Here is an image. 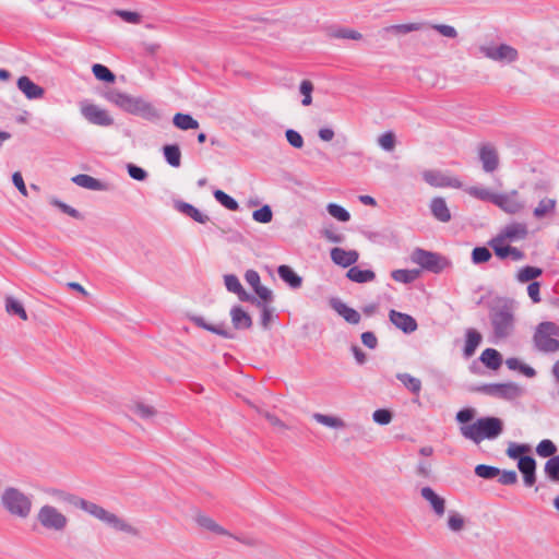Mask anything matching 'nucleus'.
Returning a JSON list of instances; mask_svg holds the SVG:
<instances>
[{"instance_id":"nucleus-1","label":"nucleus","mask_w":559,"mask_h":559,"mask_svg":"<svg viewBox=\"0 0 559 559\" xmlns=\"http://www.w3.org/2000/svg\"><path fill=\"white\" fill-rule=\"evenodd\" d=\"M69 501L74 507L104 522L117 532H122L134 537L140 536L139 528L130 524L127 520L118 516L117 514L107 511L97 503L78 497H71Z\"/></svg>"},{"instance_id":"nucleus-2","label":"nucleus","mask_w":559,"mask_h":559,"mask_svg":"<svg viewBox=\"0 0 559 559\" xmlns=\"http://www.w3.org/2000/svg\"><path fill=\"white\" fill-rule=\"evenodd\" d=\"M1 506L11 516L27 519L32 513V497L16 487H5L0 498Z\"/></svg>"},{"instance_id":"nucleus-3","label":"nucleus","mask_w":559,"mask_h":559,"mask_svg":"<svg viewBox=\"0 0 559 559\" xmlns=\"http://www.w3.org/2000/svg\"><path fill=\"white\" fill-rule=\"evenodd\" d=\"M461 433L475 443H479L484 439H495L503 430L502 420L497 417H483L474 424L462 426Z\"/></svg>"},{"instance_id":"nucleus-4","label":"nucleus","mask_w":559,"mask_h":559,"mask_svg":"<svg viewBox=\"0 0 559 559\" xmlns=\"http://www.w3.org/2000/svg\"><path fill=\"white\" fill-rule=\"evenodd\" d=\"M559 325L545 321L537 325L533 335L534 346L542 353H556L559 350Z\"/></svg>"},{"instance_id":"nucleus-5","label":"nucleus","mask_w":559,"mask_h":559,"mask_svg":"<svg viewBox=\"0 0 559 559\" xmlns=\"http://www.w3.org/2000/svg\"><path fill=\"white\" fill-rule=\"evenodd\" d=\"M414 263L420 265L424 270L439 274L450 262L445 257L432 251H427L421 248H416L411 255Z\"/></svg>"},{"instance_id":"nucleus-6","label":"nucleus","mask_w":559,"mask_h":559,"mask_svg":"<svg viewBox=\"0 0 559 559\" xmlns=\"http://www.w3.org/2000/svg\"><path fill=\"white\" fill-rule=\"evenodd\" d=\"M490 320L495 336L498 338H506L513 331L514 316L508 306L493 308L490 312Z\"/></svg>"},{"instance_id":"nucleus-7","label":"nucleus","mask_w":559,"mask_h":559,"mask_svg":"<svg viewBox=\"0 0 559 559\" xmlns=\"http://www.w3.org/2000/svg\"><path fill=\"white\" fill-rule=\"evenodd\" d=\"M38 523L48 531L62 532L68 525V518L56 507L43 506L37 513Z\"/></svg>"},{"instance_id":"nucleus-8","label":"nucleus","mask_w":559,"mask_h":559,"mask_svg":"<svg viewBox=\"0 0 559 559\" xmlns=\"http://www.w3.org/2000/svg\"><path fill=\"white\" fill-rule=\"evenodd\" d=\"M479 51L484 57L501 63H512L519 59L518 50L508 44L481 45Z\"/></svg>"},{"instance_id":"nucleus-9","label":"nucleus","mask_w":559,"mask_h":559,"mask_svg":"<svg viewBox=\"0 0 559 559\" xmlns=\"http://www.w3.org/2000/svg\"><path fill=\"white\" fill-rule=\"evenodd\" d=\"M495 205L507 214L515 215L526 209L525 202L521 199L518 190L498 193Z\"/></svg>"},{"instance_id":"nucleus-10","label":"nucleus","mask_w":559,"mask_h":559,"mask_svg":"<svg viewBox=\"0 0 559 559\" xmlns=\"http://www.w3.org/2000/svg\"><path fill=\"white\" fill-rule=\"evenodd\" d=\"M476 390L486 395L506 400H511L520 395V388L512 382L484 384Z\"/></svg>"},{"instance_id":"nucleus-11","label":"nucleus","mask_w":559,"mask_h":559,"mask_svg":"<svg viewBox=\"0 0 559 559\" xmlns=\"http://www.w3.org/2000/svg\"><path fill=\"white\" fill-rule=\"evenodd\" d=\"M81 114L90 122L100 127H109L114 124V119L107 110L99 108L97 105L82 103Z\"/></svg>"},{"instance_id":"nucleus-12","label":"nucleus","mask_w":559,"mask_h":559,"mask_svg":"<svg viewBox=\"0 0 559 559\" xmlns=\"http://www.w3.org/2000/svg\"><path fill=\"white\" fill-rule=\"evenodd\" d=\"M478 158L485 173L491 174L499 168V153L496 146L491 143H484L479 145Z\"/></svg>"},{"instance_id":"nucleus-13","label":"nucleus","mask_w":559,"mask_h":559,"mask_svg":"<svg viewBox=\"0 0 559 559\" xmlns=\"http://www.w3.org/2000/svg\"><path fill=\"white\" fill-rule=\"evenodd\" d=\"M424 180L436 188H462V181L455 177H450L440 170H425L423 173Z\"/></svg>"},{"instance_id":"nucleus-14","label":"nucleus","mask_w":559,"mask_h":559,"mask_svg":"<svg viewBox=\"0 0 559 559\" xmlns=\"http://www.w3.org/2000/svg\"><path fill=\"white\" fill-rule=\"evenodd\" d=\"M129 114L142 117L145 120L157 122L160 119L159 111L148 102L141 97H133Z\"/></svg>"},{"instance_id":"nucleus-15","label":"nucleus","mask_w":559,"mask_h":559,"mask_svg":"<svg viewBox=\"0 0 559 559\" xmlns=\"http://www.w3.org/2000/svg\"><path fill=\"white\" fill-rule=\"evenodd\" d=\"M528 229L525 223L513 222L500 230L498 241H516L527 237Z\"/></svg>"},{"instance_id":"nucleus-16","label":"nucleus","mask_w":559,"mask_h":559,"mask_svg":"<svg viewBox=\"0 0 559 559\" xmlns=\"http://www.w3.org/2000/svg\"><path fill=\"white\" fill-rule=\"evenodd\" d=\"M189 320L193 322L198 328L204 329L224 338L233 340L236 336L235 333L231 332L224 322L219 324L207 323L201 316H189Z\"/></svg>"},{"instance_id":"nucleus-17","label":"nucleus","mask_w":559,"mask_h":559,"mask_svg":"<svg viewBox=\"0 0 559 559\" xmlns=\"http://www.w3.org/2000/svg\"><path fill=\"white\" fill-rule=\"evenodd\" d=\"M389 318L393 325L406 334L415 332L418 328L417 321L407 313L391 310L389 312Z\"/></svg>"},{"instance_id":"nucleus-18","label":"nucleus","mask_w":559,"mask_h":559,"mask_svg":"<svg viewBox=\"0 0 559 559\" xmlns=\"http://www.w3.org/2000/svg\"><path fill=\"white\" fill-rule=\"evenodd\" d=\"M518 468L523 475L524 485L532 487L536 483V461L530 455L520 457Z\"/></svg>"},{"instance_id":"nucleus-19","label":"nucleus","mask_w":559,"mask_h":559,"mask_svg":"<svg viewBox=\"0 0 559 559\" xmlns=\"http://www.w3.org/2000/svg\"><path fill=\"white\" fill-rule=\"evenodd\" d=\"M330 306L337 314L343 317V319L349 324H358L360 322V313L357 310L348 307L341 299L331 298Z\"/></svg>"},{"instance_id":"nucleus-20","label":"nucleus","mask_w":559,"mask_h":559,"mask_svg":"<svg viewBox=\"0 0 559 559\" xmlns=\"http://www.w3.org/2000/svg\"><path fill=\"white\" fill-rule=\"evenodd\" d=\"M331 260L343 267H348L358 261L359 254L356 250H345L340 247H335L331 250Z\"/></svg>"},{"instance_id":"nucleus-21","label":"nucleus","mask_w":559,"mask_h":559,"mask_svg":"<svg viewBox=\"0 0 559 559\" xmlns=\"http://www.w3.org/2000/svg\"><path fill=\"white\" fill-rule=\"evenodd\" d=\"M229 314L235 330H249L252 328V318L241 306H234Z\"/></svg>"},{"instance_id":"nucleus-22","label":"nucleus","mask_w":559,"mask_h":559,"mask_svg":"<svg viewBox=\"0 0 559 559\" xmlns=\"http://www.w3.org/2000/svg\"><path fill=\"white\" fill-rule=\"evenodd\" d=\"M17 88L28 98L38 99L45 94V90L35 84L28 76L23 75L16 82Z\"/></svg>"},{"instance_id":"nucleus-23","label":"nucleus","mask_w":559,"mask_h":559,"mask_svg":"<svg viewBox=\"0 0 559 559\" xmlns=\"http://www.w3.org/2000/svg\"><path fill=\"white\" fill-rule=\"evenodd\" d=\"M421 497L429 502L431 509L438 516H442L445 512V500L440 497L431 487H423Z\"/></svg>"},{"instance_id":"nucleus-24","label":"nucleus","mask_w":559,"mask_h":559,"mask_svg":"<svg viewBox=\"0 0 559 559\" xmlns=\"http://www.w3.org/2000/svg\"><path fill=\"white\" fill-rule=\"evenodd\" d=\"M427 22H414L407 24H395L382 28V33L392 34L395 36L406 35L412 32H418L425 29Z\"/></svg>"},{"instance_id":"nucleus-25","label":"nucleus","mask_w":559,"mask_h":559,"mask_svg":"<svg viewBox=\"0 0 559 559\" xmlns=\"http://www.w3.org/2000/svg\"><path fill=\"white\" fill-rule=\"evenodd\" d=\"M430 211L436 219L448 223L451 219V213L447 202L441 197H436L430 202Z\"/></svg>"},{"instance_id":"nucleus-26","label":"nucleus","mask_w":559,"mask_h":559,"mask_svg":"<svg viewBox=\"0 0 559 559\" xmlns=\"http://www.w3.org/2000/svg\"><path fill=\"white\" fill-rule=\"evenodd\" d=\"M71 180L79 187H82V188H85L88 190H94V191L107 190L106 183H104L103 181H100L90 175L80 174V175L72 177Z\"/></svg>"},{"instance_id":"nucleus-27","label":"nucleus","mask_w":559,"mask_h":559,"mask_svg":"<svg viewBox=\"0 0 559 559\" xmlns=\"http://www.w3.org/2000/svg\"><path fill=\"white\" fill-rule=\"evenodd\" d=\"M483 336L481 334L475 330V329H467L465 332V345H464V356L466 358L472 357L479 344L481 343Z\"/></svg>"},{"instance_id":"nucleus-28","label":"nucleus","mask_w":559,"mask_h":559,"mask_svg":"<svg viewBox=\"0 0 559 559\" xmlns=\"http://www.w3.org/2000/svg\"><path fill=\"white\" fill-rule=\"evenodd\" d=\"M194 520L200 527L206 531H210L217 535L231 536V534L227 530L217 524L212 518L207 516L206 514L198 513Z\"/></svg>"},{"instance_id":"nucleus-29","label":"nucleus","mask_w":559,"mask_h":559,"mask_svg":"<svg viewBox=\"0 0 559 559\" xmlns=\"http://www.w3.org/2000/svg\"><path fill=\"white\" fill-rule=\"evenodd\" d=\"M557 201L551 198H543L539 200L538 205L533 211V216L536 219H543L552 215L556 211Z\"/></svg>"},{"instance_id":"nucleus-30","label":"nucleus","mask_w":559,"mask_h":559,"mask_svg":"<svg viewBox=\"0 0 559 559\" xmlns=\"http://www.w3.org/2000/svg\"><path fill=\"white\" fill-rule=\"evenodd\" d=\"M277 274L282 281L288 284L292 288L297 289L302 284V278L299 276L290 266L280 265L277 267Z\"/></svg>"},{"instance_id":"nucleus-31","label":"nucleus","mask_w":559,"mask_h":559,"mask_svg":"<svg viewBox=\"0 0 559 559\" xmlns=\"http://www.w3.org/2000/svg\"><path fill=\"white\" fill-rule=\"evenodd\" d=\"M175 207L181 212L182 214L191 217L193 221L205 224L210 221V217L205 214H202L195 206L190 203L178 201L175 204Z\"/></svg>"},{"instance_id":"nucleus-32","label":"nucleus","mask_w":559,"mask_h":559,"mask_svg":"<svg viewBox=\"0 0 559 559\" xmlns=\"http://www.w3.org/2000/svg\"><path fill=\"white\" fill-rule=\"evenodd\" d=\"M105 98L128 112L133 97L117 90H110L105 93Z\"/></svg>"},{"instance_id":"nucleus-33","label":"nucleus","mask_w":559,"mask_h":559,"mask_svg":"<svg viewBox=\"0 0 559 559\" xmlns=\"http://www.w3.org/2000/svg\"><path fill=\"white\" fill-rule=\"evenodd\" d=\"M479 359L487 368L492 370H497L502 364V356L495 348H486Z\"/></svg>"},{"instance_id":"nucleus-34","label":"nucleus","mask_w":559,"mask_h":559,"mask_svg":"<svg viewBox=\"0 0 559 559\" xmlns=\"http://www.w3.org/2000/svg\"><path fill=\"white\" fill-rule=\"evenodd\" d=\"M347 278L355 283H367L376 278L371 270H360L358 266H352L346 274Z\"/></svg>"},{"instance_id":"nucleus-35","label":"nucleus","mask_w":559,"mask_h":559,"mask_svg":"<svg viewBox=\"0 0 559 559\" xmlns=\"http://www.w3.org/2000/svg\"><path fill=\"white\" fill-rule=\"evenodd\" d=\"M173 123L180 130L198 129L199 122L189 114L177 112L173 118Z\"/></svg>"},{"instance_id":"nucleus-36","label":"nucleus","mask_w":559,"mask_h":559,"mask_svg":"<svg viewBox=\"0 0 559 559\" xmlns=\"http://www.w3.org/2000/svg\"><path fill=\"white\" fill-rule=\"evenodd\" d=\"M465 191L471 197H473L477 200H480L484 202H490L492 204H495V200L498 197V193L492 192L487 188L477 187V186L468 187Z\"/></svg>"},{"instance_id":"nucleus-37","label":"nucleus","mask_w":559,"mask_h":559,"mask_svg":"<svg viewBox=\"0 0 559 559\" xmlns=\"http://www.w3.org/2000/svg\"><path fill=\"white\" fill-rule=\"evenodd\" d=\"M163 154L166 162L173 167L181 165V152L177 144H166L163 147Z\"/></svg>"},{"instance_id":"nucleus-38","label":"nucleus","mask_w":559,"mask_h":559,"mask_svg":"<svg viewBox=\"0 0 559 559\" xmlns=\"http://www.w3.org/2000/svg\"><path fill=\"white\" fill-rule=\"evenodd\" d=\"M5 311L10 316H17L19 318H21L24 321H26L28 319L27 313H26L22 302L12 296L5 297Z\"/></svg>"},{"instance_id":"nucleus-39","label":"nucleus","mask_w":559,"mask_h":559,"mask_svg":"<svg viewBox=\"0 0 559 559\" xmlns=\"http://www.w3.org/2000/svg\"><path fill=\"white\" fill-rule=\"evenodd\" d=\"M313 419L321 424V425H324L326 427H330V428H334V429H341V428H345L346 427V424L343 419L338 418V417H334V416H330V415H324V414H321V413H314L312 415Z\"/></svg>"},{"instance_id":"nucleus-40","label":"nucleus","mask_w":559,"mask_h":559,"mask_svg":"<svg viewBox=\"0 0 559 559\" xmlns=\"http://www.w3.org/2000/svg\"><path fill=\"white\" fill-rule=\"evenodd\" d=\"M397 380H400L404 386L414 394H419L421 390V381L418 378L413 377L409 373H397Z\"/></svg>"},{"instance_id":"nucleus-41","label":"nucleus","mask_w":559,"mask_h":559,"mask_svg":"<svg viewBox=\"0 0 559 559\" xmlns=\"http://www.w3.org/2000/svg\"><path fill=\"white\" fill-rule=\"evenodd\" d=\"M543 274V270L537 266L526 265L516 273V280L520 283H527Z\"/></svg>"},{"instance_id":"nucleus-42","label":"nucleus","mask_w":559,"mask_h":559,"mask_svg":"<svg viewBox=\"0 0 559 559\" xmlns=\"http://www.w3.org/2000/svg\"><path fill=\"white\" fill-rule=\"evenodd\" d=\"M254 293L257 294V301H254L255 307L270 306L273 304L274 295L267 287L261 285L254 289Z\"/></svg>"},{"instance_id":"nucleus-43","label":"nucleus","mask_w":559,"mask_h":559,"mask_svg":"<svg viewBox=\"0 0 559 559\" xmlns=\"http://www.w3.org/2000/svg\"><path fill=\"white\" fill-rule=\"evenodd\" d=\"M92 72L98 81L106 83H114L116 80L115 73L109 70L106 66L95 63L92 67Z\"/></svg>"},{"instance_id":"nucleus-44","label":"nucleus","mask_w":559,"mask_h":559,"mask_svg":"<svg viewBox=\"0 0 559 559\" xmlns=\"http://www.w3.org/2000/svg\"><path fill=\"white\" fill-rule=\"evenodd\" d=\"M391 276L394 281L409 284L414 282L419 276L418 270H394L391 273Z\"/></svg>"},{"instance_id":"nucleus-45","label":"nucleus","mask_w":559,"mask_h":559,"mask_svg":"<svg viewBox=\"0 0 559 559\" xmlns=\"http://www.w3.org/2000/svg\"><path fill=\"white\" fill-rule=\"evenodd\" d=\"M131 411L143 419H151L157 414V411L153 406L147 405L143 402L134 403L131 406Z\"/></svg>"},{"instance_id":"nucleus-46","label":"nucleus","mask_w":559,"mask_h":559,"mask_svg":"<svg viewBox=\"0 0 559 559\" xmlns=\"http://www.w3.org/2000/svg\"><path fill=\"white\" fill-rule=\"evenodd\" d=\"M213 195L215 200L227 210L237 211L239 209L238 202L224 191L217 189L213 192Z\"/></svg>"},{"instance_id":"nucleus-47","label":"nucleus","mask_w":559,"mask_h":559,"mask_svg":"<svg viewBox=\"0 0 559 559\" xmlns=\"http://www.w3.org/2000/svg\"><path fill=\"white\" fill-rule=\"evenodd\" d=\"M507 241H498V236L491 238L488 241V246L493 250L495 254L504 260L509 258L510 245H506Z\"/></svg>"},{"instance_id":"nucleus-48","label":"nucleus","mask_w":559,"mask_h":559,"mask_svg":"<svg viewBox=\"0 0 559 559\" xmlns=\"http://www.w3.org/2000/svg\"><path fill=\"white\" fill-rule=\"evenodd\" d=\"M326 211L332 217L340 222L345 223L350 219L349 212L336 203H329L326 206Z\"/></svg>"},{"instance_id":"nucleus-49","label":"nucleus","mask_w":559,"mask_h":559,"mask_svg":"<svg viewBox=\"0 0 559 559\" xmlns=\"http://www.w3.org/2000/svg\"><path fill=\"white\" fill-rule=\"evenodd\" d=\"M557 452V447L556 444L549 440V439H544L542 440L537 447H536V453L542 456V457H552V456H556Z\"/></svg>"},{"instance_id":"nucleus-50","label":"nucleus","mask_w":559,"mask_h":559,"mask_svg":"<svg viewBox=\"0 0 559 559\" xmlns=\"http://www.w3.org/2000/svg\"><path fill=\"white\" fill-rule=\"evenodd\" d=\"M545 474L555 483H559V455L550 457L545 464Z\"/></svg>"},{"instance_id":"nucleus-51","label":"nucleus","mask_w":559,"mask_h":559,"mask_svg":"<svg viewBox=\"0 0 559 559\" xmlns=\"http://www.w3.org/2000/svg\"><path fill=\"white\" fill-rule=\"evenodd\" d=\"M426 28H431L447 38H456L459 35L455 27H453L451 25H447V24H433V23L427 22Z\"/></svg>"},{"instance_id":"nucleus-52","label":"nucleus","mask_w":559,"mask_h":559,"mask_svg":"<svg viewBox=\"0 0 559 559\" xmlns=\"http://www.w3.org/2000/svg\"><path fill=\"white\" fill-rule=\"evenodd\" d=\"M491 257L492 254L487 247H475L472 251V261L474 264L486 263Z\"/></svg>"},{"instance_id":"nucleus-53","label":"nucleus","mask_w":559,"mask_h":559,"mask_svg":"<svg viewBox=\"0 0 559 559\" xmlns=\"http://www.w3.org/2000/svg\"><path fill=\"white\" fill-rule=\"evenodd\" d=\"M475 474L484 479H492L500 474V469L495 466L479 464L475 467Z\"/></svg>"},{"instance_id":"nucleus-54","label":"nucleus","mask_w":559,"mask_h":559,"mask_svg":"<svg viewBox=\"0 0 559 559\" xmlns=\"http://www.w3.org/2000/svg\"><path fill=\"white\" fill-rule=\"evenodd\" d=\"M331 36L334 38H342V39H352V40H360L362 38V34L352 29V28H337L331 33Z\"/></svg>"},{"instance_id":"nucleus-55","label":"nucleus","mask_w":559,"mask_h":559,"mask_svg":"<svg viewBox=\"0 0 559 559\" xmlns=\"http://www.w3.org/2000/svg\"><path fill=\"white\" fill-rule=\"evenodd\" d=\"M50 204H52L53 206L58 207L61 212H63L64 214L75 218V219H82L83 216L82 214L75 210L74 207L66 204L64 202L53 198L50 200Z\"/></svg>"},{"instance_id":"nucleus-56","label":"nucleus","mask_w":559,"mask_h":559,"mask_svg":"<svg viewBox=\"0 0 559 559\" xmlns=\"http://www.w3.org/2000/svg\"><path fill=\"white\" fill-rule=\"evenodd\" d=\"M252 217L258 223L267 224L273 218V213L270 205H263L252 213Z\"/></svg>"},{"instance_id":"nucleus-57","label":"nucleus","mask_w":559,"mask_h":559,"mask_svg":"<svg viewBox=\"0 0 559 559\" xmlns=\"http://www.w3.org/2000/svg\"><path fill=\"white\" fill-rule=\"evenodd\" d=\"M313 83L309 80H304L300 83L299 92L304 96L301 104L304 106H309L312 103V96L311 93L313 92Z\"/></svg>"},{"instance_id":"nucleus-58","label":"nucleus","mask_w":559,"mask_h":559,"mask_svg":"<svg viewBox=\"0 0 559 559\" xmlns=\"http://www.w3.org/2000/svg\"><path fill=\"white\" fill-rule=\"evenodd\" d=\"M465 526V519L457 512H451L448 518V527L452 532H460Z\"/></svg>"},{"instance_id":"nucleus-59","label":"nucleus","mask_w":559,"mask_h":559,"mask_svg":"<svg viewBox=\"0 0 559 559\" xmlns=\"http://www.w3.org/2000/svg\"><path fill=\"white\" fill-rule=\"evenodd\" d=\"M531 448L527 444H516V443H510L507 454L509 457L513 460H520V457H523L524 453L530 452Z\"/></svg>"},{"instance_id":"nucleus-60","label":"nucleus","mask_w":559,"mask_h":559,"mask_svg":"<svg viewBox=\"0 0 559 559\" xmlns=\"http://www.w3.org/2000/svg\"><path fill=\"white\" fill-rule=\"evenodd\" d=\"M378 143L383 150L388 152L393 151L396 144L395 134L388 131L379 136Z\"/></svg>"},{"instance_id":"nucleus-61","label":"nucleus","mask_w":559,"mask_h":559,"mask_svg":"<svg viewBox=\"0 0 559 559\" xmlns=\"http://www.w3.org/2000/svg\"><path fill=\"white\" fill-rule=\"evenodd\" d=\"M257 308L261 310V325L263 329L267 330L273 320L275 309L272 307V305Z\"/></svg>"},{"instance_id":"nucleus-62","label":"nucleus","mask_w":559,"mask_h":559,"mask_svg":"<svg viewBox=\"0 0 559 559\" xmlns=\"http://www.w3.org/2000/svg\"><path fill=\"white\" fill-rule=\"evenodd\" d=\"M392 418V413L385 408L377 409L372 414V419L379 425H388L391 423Z\"/></svg>"},{"instance_id":"nucleus-63","label":"nucleus","mask_w":559,"mask_h":559,"mask_svg":"<svg viewBox=\"0 0 559 559\" xmlns=\"http://www.w3.org/2000/svg\"><path fill=\"white\" fill-rule=\"evenodd\" d=\"M287 142L295 148H301L304 146V139L299 132L293 129H288L285 132Z\"/></svg>"},{"instance_id":"nucleus-64","label":"nucleus","mask_w":559,"mask_h":559,"mask_svg":"<svg viewBox=\"0 0 559 559\" xmlns=\"http://www.w3.org/2000/svg\"><path fill=\"white\" fill-rule=\"evenodd\" d=\"M127 169L129 176L138 181H144L148 176L145 169L134 164H128Z\"/></svg>"}]
</instances>
